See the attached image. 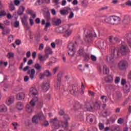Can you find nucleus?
<instances>
[{"label":"nucleus","instance_id":"680f3d73","mask_svg":"<svg viewBox=\"0 0 131 131\" xmlns=\"http://www.w3.org/2000/svg\"><path fill=\"white\" fill-rule=\"evenodd\" d=\"M41 3L39 2V0H37V2L34 4V6L35 7H37L38 6H40Z\"/></svg>","mask_w":131,"mask_h":131},{"label":"nucleus","instance_id":"2eb2a0df","mask_svg":"<svg viewBox=\"0 0 131 131\" xmlns=\"http://www.w3.org/2000/svg\"><path fill=\"white\" fill-rule=\"evenodd\" d=\"M41 88L43 92H48L49 89H50V83L49 82H43Z\"/></svg>","mask_w":131,"mask_h":131},{"label":"nucleus","instance_id":"ddd939ff","mask_svg":"<svg viewBox=\"0 0 131 131\" xmlns=\"http://www.w3.org/2000/svg\"><path fill=\"white\" fill-rule=\"evenodd\" d=\"M114 58H118L119 57V55H120V52L119 51V49L117 48H115L112 50V54Z\"/></svg>","mask_w":131,"mask_h":131},{"label":"nucleus","instance_id":"dca6fc26","mask_svg":"<svg viewBox=\"0 0 131 131\" xmlns=\"http://www.w3.org/2000/svg\"><path fill=\"white\" fill-rule=\"evenodd\" d=\"M41 24L42 26L45 25L44 28L45 31H48V28L51 27V23H50V21H47L46 23V20L45 19H42Z\"/></svg>","mask_w":131,"mask_h":131},{"label":"nucleus","instance_id":"79ce46f5","mask_svg":"<svg viewBox=\"0 0 131 131\" xmlns=\"http://www.w3.org/2000/svg\"><path fill=\"white\" fill-rule=\"evenodd\" d=\"M119 126H113L111 128V131H119L120 130Z\"/></svg>","mask_w":131,"mask_h":131},{"label":"nucleus","instance_id":"3c124183","mask_svg":"<svg viewBox=\"0 0 131 131\" xmlns=\"http://www.w3.org/2000/svg\"><path fill=\"white\" fill-rule=\"evenodd\" d=\"M90 58L93 62H96L97 61V57L94 55H91Z\"/></svg>","mask_w":131,"mask_h":131},{"label":"nucleus","instance_id":"20e7f679","mask_svg":"<svg viewBox=\"0 0 131 131\" xmlns=\"http://www.w3.org/2000/svg\"><path fill=\"white\" fill-rule=\"evenodd\" d=\"M120 21L119 17H108L105 19V21L109 24H118Z\"/></svg>","mask_w":131,"mask_h":131},{"label":"nucleus","instance_id":"9b49d317","mask_svg":"<svg viewBox=\"0 0 131 131\" xmlns=\"http://www.w3.org/2000/svg\"><path fill=\"white\" fill-rule=\"evenodd\" d=\"M68 90L72 95H77V94H78V92L77 91V87L75 86L71 85L69 86Z\"/></svg>","mask_w":131,"mask_h":131},{"label":"nucleus","instance_id":"bb28decb","mask_svg":"<svg viewBox=\"0 0 131 131\" xmlns=\"http://www.w3.org/2000/svg\"><path fill=\"white\" fill-rule=\"evenodd\" d=\"M45 53V55H47L48 57H49V55L52 54V49L51 48V47H50V46H47L46 47Z\"/></svg>","mask_w":131,"mask_h":131},{"label":"nucleus","instance_id":"c756f323","mask_svg":"<svg viewBox=\"0 0 131 131\" xmlns=\"http://www.w3.org/2000/svg\"><path fill=\"white\" fill-rule=\"evenodd\" d=\"M28 74L30 75V77L31 79L34 78V74H35V70L34 69H32L31 71L28 72Z\"/></svg>","mask_w":131,"mask_h":131},{"label":"nucleus","instance_id":"338daca9","mask_svg":"<svg viewBox=\"0 0 131 131\" xmlns=\"http://www.w3.org/2000/svg\"><path fill=\"white\" fill-rule=\"evenodd\" d=\"M126 5L127 6H129L130 7H131V1L130 0H128L126 2Z\"/></svg>","mask_w":131,"mask_h":131},{"label":"nucleus","instance_id":"4be33fe9","mask_svg":"<svg viewBox=\"0 0 131 131\" xmlns=\"http://www.w3.org/2000/svg\"><path fill=\"white\" fill-rule=\"evenodd\" d=\"M6 103L8 106H10V105H12L14 103V97H9L6 101Z\"/></svg>","mask_w":131,"mask_h":131},{"label":"nucleus","instance_id":"6e6552de","mask_svg":"<svg viewBox=\"0 0 131 131\" xmlns=\"http://www.w3.org/2000/svg\"><path fill=\"white\" fill-rule=\"evenodd\" d=\"M62 78V73L60 72L57 75V79L56 82L54 84V88L56 90L60 89L61 85V78Z\"/></svg>","mask_w":131,"mask_h":131},{"label":"nucleus","instance_id":"58836bf2","mask_svg":"<svg viewBox=\"0 0 131 131\" xmlns=\"http://www.w3.org/2000/svg\"><path fill=\"white\" fill-rule=\"evenodd\" d=\"M21 20L22 24L23 25H25L26 26H27V17H21Z\"/></svg>","mask_w":131,"mask_h":131},{"label":"nucleus","instance_id":"39448f33","mask_svg":"<svg viewBox=\"0 0 131 131\" xmlns=\"http://www.w3.org/2000/svg\"><path fill=\"white\" fill-rule=\"evenodd\" d=\"M68 54L72 57L74 56V54H75V47H74V43L71 42L68 46Z\"/></svg>","mask_w":131,"mask_h":131},{"label":"nucleus","instance_id":"4c0bfd02","mask_svg":"<svg viewBox=\"0 0 131 131\" xmlns=\"http://www.w3.org/2000/svg\"><path fill=\"white\" fill-rule=\"evenodd\" d=\"M85 53V52H84V50H83V48H80L78 51V54L79 56H80L81 57H82Z\"/></svg>","mask_w":131,"mask_h":131},{"label":"nucleus","instance_id":"c85d7f7f","mask_svg":"<svg viewBox=\"0 0 131 131\" xmlns=\"http://www.w3.org/2000/svg\"><path fill=\"white\" fill-rule=\"evenodd\" d=\"M26 12L27 14H29V15H31L32 17H36V14H35V13H34L33 10L27 9Z\"/></svg>","mask_w":131,"mask_h":131},{"label":"nucleus","instance_id":"e433bc0d","mask_svg":"<svg viewBox=\"0 0 131 131\" xmlns=\"http://www.w3.org/2000/svg\"><path fill=\"white\" fill-rule=\"evenodd\" d=\"M14 38H15V36L13 35V34H10L8 35V42H13V41H14Z\"/></svg>","mask_w":131,"mask_h":131},{"label":"nucleus","instance_id":"c03bdc74","mask_svg":"<svg viewBox=\"0 0 131 131\" xmlns=\"http://www.w3.org/2000/svg\"><path fill=\"white\" fill-rule=\"evenodd\" d=\"M34 68H35V69H36V70H41V67L40 64H39V63H36L35 64Z\"/></svg>","mask_w":131,"mask_h":131},{"label":"nucleus","instance_id":"052dcab7","mask_svg":"<svg viewBox=\"0 0 131 131\" xmlns=\"http://www.w3.org/2000/svg\"><path fill=\"white\" fill-rule=\"evenodd\" d=\"M45 46L43 45V43H40L39 46V50L40 51H42L43 50Z\"/></svg>","mask_w":131,"mask_h":131},{"label":"nucleus","instance_id":"e2e57ef3","mask_svg":"<svg viewBox=\"0 0 131 131\" xmlns=\"http://www.w3.org/2000/svg\"><path fill=\"white\" fill-rule=\"evenodd\" d=\"M120 81V78L118 77H116L115 80V83H119Z\"/></svg>","mask_w":131,"mask_h":131},{"label":"nucleus","instance_id":"423d86ee","mask_svg":"<svg viewBox=\"0 0 131 131\" xmlns=\"http://www.w3.org/2000/svg\"><path fill=\"white\" fill-rule=\"evenodd\" d=\"M118 67L120 70H126L128 67V63L126 60H121L119 62Z\"/></svg>","mask_w":131,"mask_h":131},{"label":"nucleus","instance_id":"f704fd0d","mask_svg":"<svg viewBox=\"0 0 131 131\" xmlns=\"http://www.w3.org/2000/svg\"><path fill=\"white\" fill-rule=\"evenodd\" d=\"M6 57L9 59H13V58H14V57H15V54H14V53H13L12 52H9L7 53Z\"/></svg>","mask_w":131,"mask_h":131},{"label":"nucleus","instance_id":"4d7b16f0","mask_svg":"<svg viewBox=\"0 0 131 131\" xmlns=\"http://www.w3.org/2000/svg\"><path fill=\"white\" fill-rule=\"evenodd\" d=\"M124 121V120L123 118H120L118 120V123H119V124H121V123H123Z\"/></svg>","mask_w":131,"mask_h":131},{"label":"nucleus","instance_id":"de8ad7c7","mask_svg":"<svg viewBox=\"0 0 131 131\" xmlns=\"http://www.w3.org/2000/svg\"><path fill=\"white\" fill-rule=\"evenodd\" d=\"M7 15V12L5 10H1L0 11V17H4Z\"/></svg>","mask_w":131,"mask_h":131},{"label":"nucleus","instance_id":"f8f14e48","mask_svg":"<svg viewBox=\"0 0 131 131\" xmlns=\"http://www.w3.org/2000/svg\"><path fill=\"white\" fill-rule=\"evenodd\" d=\"M119 50L120 51V53H121V55H123V56L125 55L128 52H129L128 48L124 46H122Z\"/></svg>","mask_w":131,"mask_h":131},{"label":"nucleus","instance_id":"69168bd1","mask_svg":"<svg viewBox=\"0 0 131 131\" xmlns=\"http://www.w3.org/2000/svg\"><path fill=\"white\" fill-rule=\"evenodd\" d=\"M4 65V66H7L8 65V62H4V61H1L0 62V65Z\"/></svg>","mask_w":131,"mask_h":131},{"label":"nucleus","instance_id":"2f4dec72","mask_svg":"<svg viewBox=\"0 0 131 131\" xmlns=\"http://www.w3.org/2000/svg\"><path fill=\"white\" fill-rule=\"evenodd\" d=\"M113 97L116 100H119L121 98V93L120 92H116L113 95Z\"/></svg>","mask_w":131,"mask_h":131},{"label":"nucleus","instance_id":"a19ab883","mask_svg":"<svg viewBox=\"0 0 131 131\" xmlns=\"http://www.w3.org/2000/svg\"><path fill=\"white\" fill-rule=\"evenodd\" d=\"M82 57L84 58V61H85L86 62H88V61L90 59V55L88 53H85Z\"/></svg>","mask_w":131,"mask_h":131},{"label":"nucleus","instance_id":"7c9ffc66","mask_svg":"<svg viewBox=\"0 0 131 131\" xmlns=\"http://www.w3.org/2000/svg\"><path fill=\"white\" fill-rule=\"evenodd\" d=\"M8 111V108L5 104L0 105V112H7Z\"/></svg>","mask_w":131,"mask_h":131},{"label":"nucleus","instance_id":"5fc2aeb1","mask_svg":"<svg viewBox=\"0 0 131 131\" xmlns=\"http://www.w3.org/2000/svg\"><path fill=\"white\" fill-rule=\"evenodd\" d=\"M39 2L41 4H43V3L50 4V0H39Z\"/></svg>","mask_w":131,"mask_h":131},{"label":"nucleus","instance_id":"8fccbe9b","mask_svg":"<svg viewBox=\"0 0 131 131\" xmlns=\"http://www.w3.org/2000/svg\"><path fill=\"white\" fill-rule=\"evenodd\" d=\"M14 4L15 6H20L21 1H20V0H14Z\"/></svg>","mask_w":131,"mask_h":131},{"label":"nucleus","instance_id":"aec40b11","mask_svg":"<svg viewBox=\"0 0 131 131\" xmlns=\"http://www.w3.org/2000/svg\"><path fill=\"white\" fill-rule=\"evenodd\" d=\"M49 58V56H48V54H45L43 56L41 55V54H38V59L40 61V62H43L45 61H47V59Z\"/></svg>","mask_w":131,"mask_h":131},{"label":"nucleus","instance_id":"a878e982","mask_svg":"<svg viewBox=\"0 0 131 131\" xmlns=\"http://www.w3.org/2000/svg\"><path fill=\"white\" fill-rule=\"evenodd\" d=\"M85 107L86 108L87 111H93V109H94V108L93 107V106H92L90 102H86L85 103Z\"/></svg>","mask_w":131,"mask_h":131},{"label":"nucleus","instance_id":"f257e3e1","mask_svg":"<svg viewBox=\"0 0 131 131\" xmlns=\"http://www.w3.org/2000/svg\"><path fill=\"white\" fill-rule=\"evenodd\" d=\"M64 119H65L66 122L63 121H58V119L57 118H55L54 119H51L49 121L50 123L53 124L52 128H55V129H58L60 126H62L64 128H67L68 127V122H67L68 120L70 119L69 118V116L68 115H64L63 116Z\"/></svg>","mask_w":131,"mask_h":131},{"label":"nucleus","instance_id":"473e14b6","mask_svg":"<svg viewBox=\"0 0 131 131\" xmlns=\"http://www.w3.org/2000/svg\"><path fill=\"white\" fill-rule=\"evenodd\" d=\"M10 32L11 29L10 28L4 29L2 31V34H3V35H7V34H9Z\"/></svg>","mask_w":131,"mask_h":131},{"label":"nucleus","instance_id":"09e8293b","mask_svg":"<svg viewBox=\"0 0 131 131\" xmlns=\"http://www.w3.org/2000/svg\"><path fill=\"white\" fill-rule=\"evenodd\" d=\"M19 25H20V23L18 20L15 21L14 23V26L15 28H18V27H19Z\"/></svg>","mask_w":131,"mask_h":131},{"label":"nucleus","instance_id":"1a4fd4ad","mask_svg":"<svg viewBox=\"0 0 131 131\" xmlns=\"http://www.w3.org/2000/svg\"><path fill=\"white\" fill-rule=\"evenodd\" d=\"M92 37H97V34L95 33V35L94 33H93L91 31H88L87 32V35H86V38L85 40L86 41H91L92 40Z\"/></svg>","mask_w":131,"mask_h":131},{"label":"nucleus","instance_id":"bf43d9fd","mask_svg":"<svg viewBox=\"0 0 131 131\" xmlns=\"http://www.w3.org/2000/svg\"><path fill=\"white\" fill-rule=\"evenodd\" d=\"M102 101H104V102H107V96H102L100 98Z\"/></svg>","mask_w":131,"mask_h":131},{"label":"nucleus","instance_id":"b1692460","mask_svg":"<svg viewBox=\"0 0 131 131\" xmlns=\"http://www.w3.org/2000/svg\"><path fill=\"white\" fill-rule=\"evenodd\" d=\"M24 107V105L21 102H18L16 104V108L18 110H22Z\"/></svg>","mask_w":131,"mask_h":131},{"label":"nucleus","instance_id":"a18cd8bd","mask_svg":"<svg viewBox=\"0 0 131 131\" xmlns=\"http://www.w3.org/2000/svg\"><path fill=\"white\" fill-rule=\"evenodd\" d=\"M9 9L11 11H15V6L13 4V3H11L9 5Z\"/></svg>","mask_w":131,"mask_h":131},{"label":"nucleus","instance_id":"0eeeda50","mask_svg":"<svg viewBox=\"0 0 131 131\" xmlns=\"http://www.w3.org/2000/svg\"><path fill=\"white\" fill-rule=\"evenodd\" d=\"M98 69L100 73L102 72H102L103 74H108L109 72L110 71L109 68L106 65L103 66L102 68V66H98Z\"/></svg>","mask_w":131,"mask_h":131},{"label":"nucleus","instance_id":"13d9d810","mask_svg":"<svg viewBox=\"0 0 131 131\" xmlns=\"http://www.w3.org/2000/svg\"><path fill=\"white\" fill-rule=\"evenodd\" d=\"M80 42H81V40H80V36H78L75 42V43H79Z\"/></svg>","mask_w":131,"mask_h":131},{"label":"nucleus","instance_id":"0e129e2a","mask_svg":"<svg viewBox=\"0 0 131 131\" xmlns=\"http://www.w3.org/2000/svg\"><path fill=\"white\" fill-rule=\"evenodd\" d=\"M31 56V53L30 52V51H28L26 53L27 58H30Z\"/></svg>","mask_w":131,"mask_h":131},{"label":"nucleus","instance_id":"5701e85b","mask_svg":"<svg viewBox=\"0 0 131 131\" xmlns=\"http://www.w3.org/2000/svg\"><path fill=\"white\" fill-rule=\"evenodd\" d=\"M96 119V117L94 115L90 114L87 116L86 120L87 121H90L91 123L93 122L94 119Z\"/></svg>","mask_w":131,"mask_h":131},{"label":"nucleus","instance_id":"4468645a","mask_svg":"<svg viewBox=\"0 0 131 131\" xmlns=\"http://www.w3.org/2000/svg\"><path fill=\"white\" fill-rule=\"evenodd\" d=\"M51 23L52 24H53V25H55V26H58V25H60V24L62 23V20L57 17H54L52 19Z\"/></svg>","mask_w":131,"mask_h":131},{"label":"nucleus","instance_id":"a211bd4d","mask_svg":"<svg viewBox=\"0 0 131 131\" xmlns=\"http://www.w3.org/2000/svg\"><path fill=\"white\" fill-rule=\"evenodd\" d=\"M43 14L45 17H50L51 13H50V10L48 7H44L42 9Z\"/></svg>","mask_w":131,"mask_h":131},{"label":"nucleus","instance_id":"49530a36","mask_svg":"<svg viewBox=\"0 0 131 131\" xmlns=\"http://www.w3.org/2000/svg\"><path fill=\"white\" fill-rule=\"evenodd\" d=\"M12 125L14 126V129H17V127L19 126L20 125H19L18 123L14 122L12 123Z\"/></svg>","mask_w":131,"mask_h":131},{"label":"nucleus","instance_id":"774afa93","mask_svg":"<svg viewBox=\"0 0 131 131\" xmlns=\"http://www.w3.org/2000/svg\"><path fill=\"white\" fill-rule=\"evenodd\" d=\"M66 0H62L61 2V6H66Z\"/></svg>","mask_w":131,"mask_h":131},{"label":"nucleus","instance_id":"603ef678","mask_svg":"<svg viewBox=\"0 0 131 131\" xmlns=\"http://www.w3.org/2000/svg\"><path fill=\"white\" fill-rule=\"evenodd\" d=\"M130 90H129V87H128V86H127V85H125V88L124 89V93H128L129 92Z\"/></svg>","mask_w":131,"mask_h":131},{"label":"nucleus","instance_id":"412c9836","mask_svg":"<svg viewBox=\"0 0 131 131\" xmlns=\"http://www.w3.org/2000/svg\"><path fill=\"white\" fill-rule=\"evenodd\" d=\"M105 81L108 83H111L113 81V75H109L108 76H106L104 78Z\"/></svg>","mask_w":131,"mask_h":131},{"label":"nucleus","instance_id":"ea45409f","mask_svg":"<svg viewBox=\"0 0 131 131\" xmlns=\"http://www.w3.org/2000/svg\"><path fill=\"white\" fill-rule=\"evenodd\" d=\"M32 121L33 123H37V122L38 121V118L37 115H35L33 117Z\"/></svg>","mask_w":131,"mask_h":131},{"label":"nucleus","instance_id":"37998d69","mask_svg":"<svg viewBox=\"0 0 131 131\" xmlns=\"http://www.w3.org/2000/svg\"><path fill=\"white\" fill-rule=\"evenodd\" d=\"M44 73L47 77H50V76L52 75V74L51 73V72H50V71L48 70H45V71L44 72Z\"/></svg>","mask_w":131,"mask_h":131},{"label":"nucleus","instance_id":"f03ea898","mask_svg":"<svg viewBox=\"0 0 131 131\" xmlns=\"http://www.w3.org/2000/svg\"><path fill=\"white\" fill-rule=\"evenodd\" d=\"M56 31L59 33H63V32H64V36L66 37L70 36V35H71V33H72V30L70 29V27L68 25H64L62 26L58 27L56 29Z\"/></svg>","mask_w":131,"mask_h":131},{"label":"nucleus","instance_id":"7ed1b4c3","mask_svg":"<svg viewBox=\"0 0 131 131\" xmlns=\"http://www.w3.org/2000/svg\"><path fill=\"white\" fill-rule=\"evenodd\" d=\"M37 101V97H36L31 100V101L30 102V105L27 104L26 106V110L27 112H28V113H31V112L33 111V107L35 105V103H36Z\"/></svg>","mask_w":131,"mask_h":131},{"label":"nucleus","instance_id":"cd10ccee","mask_svg":"<svg viewBox=\"0 0 131 131\" xmlns=\"http://www.w3.org/2000/svg\"><path fill=\"white\" fill-rule=\"evenodd\" d=\"M25 98V94L23 93H20L16 95V99L17 100H23Z\"/></svg>","mask_w":131,"mask_h":131},{"label":"nucleus","instance_id":"6e6d98bb","mask_svg":"<svg viewBox=\"0 0 131 131\" xmlns=\"http://www.w3.org/2000/svg\"><path fill=\"white\" fill-rule=\"evenodd\" d=\"M98 46H99V47H100V48H103L104 47V41L103 40L99 41H98Z\"/></svg>","mask_w":131,"mask_h":131},{"label":"nucleus","instance_id":"6ab92c4d","mask_svg":"<svg viewBox=\"0 0 131 131\" xmlns=\"http://www.w3.org/2000/svg\"><path fill=\"white\" fill-rule=\"evenodd\" d=\"M71 9L70 8H66L60 10V13L61 15H68L69 13V12L71 11Z\"/></svg>","mask_w":131,"mask_h":131},{"label":"nucleus","instance_id":"393cba45","mask_svg":"<svg viewBox=\"0 0 131 131\" xmlns=\"http://www.w3.org/2000/svg\"><path fill=\"white\" fill-rule=\"evenodd\" d=\"M24 11H25V7L23 6H20L17 11L18 15H19V16H21V15H23Z\"/></svg>","mask_w":131,"mask_h":131},{"label":"nucleus","instance_id":"9d476101","mask_svg":"<svg viewBox=\"0 0 131 131\" xmlns=\"http://www.w3.org/2000/svg\"><path fill=\"white\" fill-rule=\"evenodd\" d=\"M37 94L38 92L37 90H36V88L33 87L30 88L29 95L30 96H33V99H34V98H37V99H38V98H37Z\"/></svg>","mask_w":131,"mask_h":131},{"label":"nucleus","instance_id":"864d4df0","mask_svg":"<svg viewBox=\"0 0 131 131\" xmlns=\"http://www.w3.org/2000/svg\"><path fill=\"white\" fill-rule=\"evenodd\" d=\"M98 126L100 130H103V129H104V124L103 123H99L98 124Z\"/></svg>","mask_w":131,"mask_h":131},{"label":"nucleus","instance_id":"f3484780","mask_svg":"<svg viewBox=\"0 0 131 131\" xmlns=\"http://www.w3.org/2000/svg\"><path fill=\"white\" fill-rule=\"evenodd\" d=\"M114 57L113 55L111 54L106 56V61L107 63H112L114 62Z\"/></svg>","mask_w":131,"mask_h":131},{"label":"nucleus","instance_id":"c9c22d12","mask_svg":"<svg viewBox=\"0 0 131 131\" xmlns=\"http://www.w3.org/2000/svg\"><path fill=\"white\" fill-rule=\"evenodd\" d=\"M94 107L95 109H100L101 107V101L97 100L94 103Z\"/></svg>","mask_w":131,"mask_h":131},{"label":"nucleus","instance_id":"72a5a7b5","mask_svg":"<svg viewBox=\"0 0 131 131\" xmlns=\"http://www.w3.org/2000/svg\"><path fill=\"white\" fill-rule=\"evenodd\" d=\"M37 116L38 117V119L39 120H44V119H46V117H45V115H43V114L41 112L38 114Z\"/></svg>","mask_w":131,"mask_h":131}]
</instances>
